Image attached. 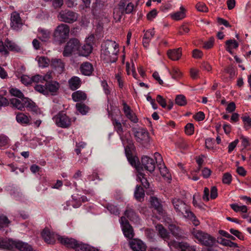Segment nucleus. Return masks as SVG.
Segmentation results:
<instances>
[{
	"instance_id": "f257e3e1",
	"label": "nucleus",
	"mask_w": 251,
	"mask_h": 251,
	"mask_svg": "<svg viewBox=\"0 0 251 251\" xmlns=\"http://www.w3.org/2000/svg\"><path fill=\"white\" fill-rule=\"evenodd\" d=\"M118 52L119 47L115 41L108 40L101 44V58L106 62H115Z\"/></svg>"
},
{
	"instance_id": "f03ea898",
	"label": "nucleus",
	"mask_w": 251,
	"mask_h": 251,
	"mask_svg": "<svg viewBox=\"0 0 251 251\" xmlns=\"http://www.w3.org/2000/svg\"><path fill=\"white\" fill-rule=\"evenodd\" d=\"M191 233L193 237L197 240V242L202 245L210 247L216 242V239L202 231L194 228Z\"/></svg>"
},
{
	"instance_id": "7ed1b4c3",
	"label": "nucleus",
	"mask_w": 251,
	"mask_h": 251,
	"mask_svg": "<svg viewBox=\"0 0 251 251\" xmlns=\"http://www.w3.org/2000/svg\"><path fill=\"white\" fill-rule=\"evenodd\" d=\"M60 87L59 84L55 81H50L45 83V85L42 84H36L34 86L35 90L44 95H48L50 93L52 95H55Z\"/></svg>"
},
{
	"instance_id": "20e7f679",
	"label": "nucleus",
	"mask_w": 251,
	"mask_h": 251,
	"mask_svg": "<svg viewBox=\"0 0 251 251\" xmlns=\"http://www.w3.org/2000/svg\"><path fill=\"white\" fill-rule=\"evenodd\" d=\"M10 104L13 107L20 110H23L25 107L34 110L35 104L29 99L25 97L22 98H12L10 100Z\"/></svg>"
},
{
	"instance_id": "39448f33",
	"label": "nucleus",
	"mask_w": 251,
	"mask_h": 251,
	"mask_svg": "<svg viewBox=\"0 0 251 251\" xmlns=\"http://www.w3.org/2000/svg\"><path fill=\"white\" fill-rule=\"evenodd\" d=\"M70 27L67 25L61 24L55 28L53 36L55 39L60 43H64L69 37Z\"/></svg>"
},
{
	"instance_id": "423d86ee",
	"label": "nucleus",
	"mask_w": 251,
	"mask_h": 251,
	"mask_svg": "<svg viewBox=\"0 0 251 251\" xmlns=\"http://www.w3.org/2000/svg\"><path fill=\"white\" fill-rule=\"evenodd\" d=\"M135 139L144 147L147 146L150 143V138L148 131L143 128H133L132 129Z\"/></svg>"
},
{
	"instance_id": "0eeeda50",
	"label": "nucleus",
	"mask_w": 251,
	"mask_h": 251,
	"mask_svg": "<svg viewBox=\"0 0 251 251\" xmlns=\"http://www.w3.org/2000/svg\"><path fill=\"white\" fill-rule=\"evenodd\" d=\"M80 45L79 40L76 38L71 39L64 47L63 52L64 56H70L72 53L78 51Z\"/></svg>"
},
{
	"instance_id": "6e6552de",
	"label": "nucleus",
	"mask_w": 251,
	"mask_h": 251,
	"mask_svg": "<svg viewBox=\"0 0 251 251\" xmlns=\"http://www.w3.org/2000/svg\"><path fill=\"white\" fill-rule=\"evenodd\" d=\"M78 16V14L74 11L65 10L59 12L58 18L61 22L71 24L75 22Z\"/></svg>"
},
{
	"instance_id": "1a4fd4ad",
	"label": "nucleus",
	"mask_w": 251,
	"mask_h": 251,
	"mask_svg": "<svg viewBox=\"0 0 251 251\" xmlns=\"http://www.w3.org/2000/svg\"><path fill=\"white\" fill-rule=\"evenodd\" d=\"M172 202L176 212L179 216L184 217L190 210L186 203L179 199L175 198L172 200Z\"/></svg>"
},
{
	"instance_id": "9d476101",
	"label": "nucleus",
	"mask_w": 251,
	"mask_h": 251,
	"mask_svg": "<svg viewBox=\"0 0 251 251\" xmlns=\"http://www.w3.org/2000/svg\"><path fill=\"white\" fill-rule=\"evenodd\" d=\"M53 120L59 127L67 128L71 125L70 119L63 112L57 114L53 117Z\"/></svg>"
},
{
	"instance_id": "9b49d317",
	"label": "nucleus",
	"mask_w": 251,
	"mask_h": 251,
	"mask_svg": "<svg viewBox=\"0 0 251 251\" xmlns=\"http://www.w3.org/2000/svg\"><path fill=\"white\" fill-rule=\"evenodd\" d=\"M120 223L125 236L128 239H132L134 236V233L128 221L125 217H122Z\"/></svg>"
},
{
	"instance_id": "f8f14e48",
	"label": "nucleus",
	"mask_w": 251,
	"mask_h": 251,
	"mask_svg": "<svg viewBox=\"0 0 251 251\" xmlns=\"http://www.w3.org/2000/svg\"><path fill=\"white\" fill-rule=\"evenodd\" d=\"M168 244L172 251H173L174 248H178L181 251H196L194 246H190L186 242H181L177 243L176 241H171L168 242Z\"/></svg>"
},
{
	"instance_id": "ddd939ff",
	"label": "nucleus",
	"mask_w": 251,
	"mask_h": 251,
	"mask_svg": "<svg viewBox=\"0 0 251 251\" xmlns=\"http://www.w3.org/2000/svg\"><path fill=\"white\" fill-rule=\"evenodd\" d=\"M23 25L20 14L16 11L11 14L10 26L14 30L18 31L21 29Z\"/></svg>"
},
{
	"instance_id": "4468645a",
	"label": "nucleus",
	"mask_w": 251,
	"mask_h": 251,
	"mask_svg": "<svg viewBox=\"0 0 251 251\" xmlns=\"http://www.w3.org/2000/svg\"><path fill=\"white\" fill-rule=\"evenodd\" d=\"M42 236L45 241L48 244H53L59 235L51 232L49 228H45L42 232Z\"/></svg>"
},
{
	"instance_id": "2eb2a0df",
	"label": "nucleus",
	"mask_w": 251,
	"mask_h": 251,
	"mask_svg": "<svg viewBox=\"0 0 251 251\" xmlns=\"http://www.w3.org/2000/svg\"><path fill=\"white\" fill-rule=\"evenodd\" d=\"M94 37L90 35L86 39V44L84 45L79 51V54L83 56H87L92 52L93 48L91 42H93Z\"/></svg>"
},
{
	"instance_id": "dca6fc26",
	"label": "nucleus",
	"mask_w": 251,
	"mask_h": 251,
	"mask_svg": "<svg viewBox=\"0 0 251 251\" xmlns=\"http://www.w3.org/2000/svg\"><path fill=\"white\" fill-rule=\"evenodd\" d=\"M151 203L152 206L155 208V210L157 212L159 215L157 217L159 220H165V213H164L162 207L158 200L155 197H151Z\"/></svg>"
},
{
	"instance_id": "f3484780",
	"label": "nucleus",
	"mask_w": 251,
	"mask_h": 251,
	"mask_svg": "<svg viewBox=\"0 0 251 251\" xmlns=\"http://www.w3.org/2000/svg\"><path fill=\"white\" fill-rule=\"evenodd\" d=\"M130 248L133 251H146L147 249L146 245L141 240L138 239H133L129 243Z\"/></svg>"
},
{
	"instance_id": "a211bd4d",
	"label": "nucleus",
	"mask_w": 251,
	"mask_h": 251,
	"mask_svg": "<svg viewBox=\"0 0 251 251\" xmlns=\"http://www.w3.org/2000/svg\"><path fill=\"white\" fill-rule=\"evenodd\" d=\"M142 165L145 170L150 172H153L155 168V162L154 160L148 156H144L141 159Z\"/></svg>"
},
{
	"instance_id": "6ab92c4d",
	"label": "nucleus",
	"mask_w": 251,
	"mask_h": 251,
	"mask_svg": "<svg viewBox=\"0 0 251 251\" xmlns=\"http://www.w3.org/2000/svg\"><path fill=\"white\" fill-rule=\"evenodd\" d=\"M119 5L126 14L131 13L135 7L132 0H121Z\"/></svg>"
},
{
	"instance_id": "aec40b11",
	"label": "nucleus",
	"mask_w": 251,
	"mask_h": 251,
	"mask_svg": "<svg viewBox=\"0 0 251 251\" xmlns=\"http://www.w3.org/2000/svg\"><path fill=\"white\" fill-rule=\"evenodd\" d=\"M59 242L68 248H73L75 249L77 242L74 239L69 238L64 236H60L58 238Z\"/></svg>"
},
{
	"instance_id": "412c9836",
	"label": "nucleus",
	"mask_w": 251,
	"mask_h": 251,
	"mask_svg": "<svg viewBox=\"0 0 251 251\" xmlns=\"http://www.w3.org/2000/svg\"><path fill=\"white\" fill-rule=\"evenodd\" d=\"M123 111L126 118H128L130 121L134 123H137L138 122V119L137 118L135 114L126 104L124 105Z\"/></svg>"
},
{
	"instance_id": "4be33fe9",
	"label": "nucleus",
	"mask_w": 251,
	"mask_h": 251,
	"mask_svg": "<svg viewBox=\"0 0 251 251\" xmlns=\"http://www.w3.org/2000/svg\"><path fill=\"white\" fill-rule=\"evenodd\" d=\"M37 36L42 42H48L50 38L51 32L48 29L39 28L38 29Z\"/></svg>"
},
{
	"instance_id": "5701e85b",
	"label": "nucleus",
	"mask_w": 251,
	"mask_h": 251,
	"mask_svg": "<svg viewBox=\"0 0 251 251\" xmlns=\"http://www.w3.org/2000/svg\"><path fill=\"white\" fill-rule=\"evenodd\" d=\"M15 240L2 238L0 240V248L4 249H13L15 248Z\"/></svg>"
},
{
	"instance_id": "b1692460",
	"label": "nucleus",
	"mask_w": 251,
	"mask_h": 251,
	"mask_svg": "<svg viewBox=\"0 0 251 251\" xmlns=\"http://www.w3.org/2000/svg\"><path fill=\"white\" fill-rule=\"evenodd\" d=\"M225 48L227 51L231 54H233V50L239 47L238 43L234 39H229L225 42Z\"/></svg>"
},
{
	"instance_id": "393cba45",
	"label": "nucleus",
	"mask_w": 251,
	"mask_h": 251,
	"mask_svg": "<svg viewBox=\"0 0 251 251\" xmlns=\"http://www.w3.org/2000/svg\"><path fill=\"white\" fill-rule=\"evenodd\" d=\"M185 11L184 7L181 6L180 7L179 11L171 13L170 16L174 20L179 21L185 17Z\"/></svg>"
},
{
	"instance_id": "a878e982",
	"label": "nucleus",
	"mask_w": 251,
	"mask_h": 251,
	"mask_svg": "<svg viewBox=\"0 0 251 251\" xmlns=\"http://www.w3.org/2000/svg\"><path fill=\"white\" fill-rule=\"evenodd\" d=\"M168 57L173 60H178L181 56V49L170 50L167 52Z\"/></svg>"
},
{
	"instance_id": "bb28decb",
	"label": "nucleus",
	"mask_w": 251,
	"mask_h": 251,
	"mask_svg": "<svg viewBox=\"0 0 251 251\" xmlns=\"http://www.w3.org/2000/svg\"><path fill=\"white\" fill-rule=\"evenodd\" d=\"M20 251H32V247L26 243L21 241H16L15 248Z\"/></svg>"
},
{
	"instance_id": "cd10ccee",
	"label": "nucleus",
	"mask_w": 251,
	"mask_h": 251,
	"mask_svg": "<svg viewBox=\"0 0 251 251\" xmlns=\"http://www.w3.org/2000/svg\"><path fill=\"white\" fill-rule=\"evenodd\" d=\"M112 123L114 126V129L117 131L118 134L119 135L120 139L123 142V144H125V140L123 136V133L124 131L121 123L116 119L112 120Z\"/></svg>"
},
{
	"instance_id": "c85d7f7f",
	"label": "nucleus",
	"mask_w": 251,
	"mask_h": 251,
	"mask_svg": "<svg viewBox=\"0 0 251 251\" xmlns=\"http://www.w3.org/2000/svg\"><path fill=\"white\" fill-rule=\"evenodd\" d=\"M93 70L92 64L89 62L83 63L80 67L81 73L85 75H90Z\"/></svg>"
},
{
	"instance_id": "c756f323",
	"label": "nucleus",
	"mask_w": 251,
	"mask_h": 251,
	"mask_svg": "<svg viewBox=\"0 0 251 251\" xmlns=\"http://www.w3.org/2000/svg\"><path fill=\"white\" fill-rule=\"evenodd\" d=\"M216 241L218 243L225 247H229L234 248L238 247V245L236 243H234L229 240L225 239L222 237H218L217 240Z\"/></svg>"
},
{
	"instance_id": "7c9ffc66",
	"label": "nucleus",
	"mask_w": 251,
	"mask_h": 251,
	"mask_svg": "<svg viewBox=\"0 0 251 251\" xmlns=\"http://www.w3.org/2000/svg\"><path fill=\"white\" fill-rule=\"evenodd\" d=\"M76 251H99L98 249L87 244L77 242L75 248Z\"/></svg>"
},
{
	"instance_id": "2f4dec72",
	"label": "nucleus",
	"mask_w": 251,
	"mask_h": 251,
	"mask_svg": "<svg viewBox=\"0 0 251 251\" xmlns=\"http://www.w3.org/2000/svg\"><path fill=\"white\" fill-rule=\"evenodd\" d=\"M16 119L17 122L21 125H27L30 122V118L23 113H18Z\"/></svg>"
},
{
	"instance_id": "473e14b6",
	"label": "nucleus",
	"mask_w": 251,
	"mask_h": 251,
	"mask_svg": "<svg viewBox=\"0 0 251 251\" xmlns=\"http://www.w3.org/2000/svg\"><path fill=\"white\" fill-rule=\"evenodd\" d=\"M69 84L70 88L73 90H75L78 88L80 86V80L79 77L74 76L69 80Z\"/></svg>"
},
{
	"instance_id": "72a5a7b5",
	"label": "nucleus",
	"mask_w": 251,
	"mask_h": 251,
	"mask_svg": "<svg viewBox=\"0 0 251 251\" xmlns=\"http://www.w3.org/2000/svg\"><path fill=\"white\" fill-rule=\"evenodd\" d=\"M156 229L158 231L159 234L161 238L165 240L169 239V233L161 225H157Z\"/></svg>"
},
{
	"instance_id": "f704fd0d",
	"label": "nucleus",
	"mask_w": 251,
	"mask_h": 251,
	"mask_svg": "<svg viewBox=\"0 0 251 251\" xmlns=\"http://www.w3.org/2000/svg\"><path fill=\"white\" fill-rule=\"evenodd\" d=\"M145 193L142 187L137 185L134 191V197L138 201H141L144 197Z\"/></svg>"
},
{
	"instance_id": "c9c22d12",
	"label": "nucleus",
	"mask_w": 251,
	"mask_h": 251,
	"mask_svg": "<svg viewBox=\"0 0 251 251\" xmlns=\"http://www.w3.org/2000/svg\"><path fill=\"white\" fill-rule=\"evenodd\" d=\"M72 98L74 101H79L86 100V95L84 92L77 91L73 93Z\"/></svg>"
},
{
	"instance_id": "e433bc0d",
	"label": "nucleus",
	"mask_w": 251,
	"mask_h": 251,
	"mask_svg": "<svg viewBox=\"0 0 251 251\" xmlns=\"http://www.w3.org/2000/svg\"><path fill=\"white\" fill-rule=\"evenodd\" d=\"M137 180L140 181L145 188H148L149 186V183L148 182L147 178L145 177V175L140 172L139 169H138V174L137 175Z\"/></svg>"
},
{
	"instance_id": "4c0bfd02",
	"label": "nucleus",
	"mask_w": 251,
	"mask_h": 251,
	"mask_svg": "<svg viewBox=\"0 0 251 251\" xmlns=\"http://www.w3.org/2000/svg\"><path fill=\"white\" fill-rule=\"evenodd\" d=\"M125 215L131 221L137 223L139 221V217L132 209L126 210L125 212Z\"/></svg>"
},
{
	"instance_id": "58836bf2",
	"label": "nucleus",
	"mask_w": 251,
	"mask_h": 251,
	"mask_svg": "<svg viewBox=\"0 0 251 251\" xmlns=\"http://www.w3.org/2000/svg\"><path fill=\"white\" fill-rule=\"evenodd\" d=\"M36 60L38 63V65L41 68H45L48 67L50 64L49 59L44 56H37Z\"/></svg>"
},
{
	"instance_id": "ea45409f",
	"label": "nucleus",
	"mask_w": 251,
	"mask_h": 251,
	"mask_svg": "<svg viewBox=\"0 0 251 251\" xmlns=\"http://www.w3.org/2000/svg\"><path fill=\"white\" fill-rule=\"evenodd\" d=\"M50 64L53 67L58 68L59 71H62L64 67V63L60 59H52Z\"/></svg>"
},
{
	"instance_id": "a19ab883",
	"label": "nucleus",
	"mask_w": 251,
	"mask_h": 251,
	"mask_svg": "<svg viewBox=\"0 0 251 251\" xmlns=\"http://www.w3.org/2000/svg\"><path fill=\"white\" fill-rule=\"evenodd\" d=\"M168 227L170 231L172 232L174 236L176 238H178L181 236L182 232L181 230L176 225L170 224L169 225Z\"/></svg>"
},
{
	"instance_id": "79ce46f5",
	"label": "nucleus",
	"mask_w": 251,
	"mask_h": 251,
	"mask_svg": "<svg viewBox=\"0 0 251 251\" xmlns=\"http://www.w3.org/2000/svg\"><path fill=\"white\" fill-rule=\"evenodd\" d=\"M6 43H7L8 50H9L11 51H15L17 52H19L21 50V48L19 46L7 39H6Z\"/></svg>"
},
{
	"instance_id": "37998d69",
	"label": "nucleus",
	"mask_w": 251,
	"mask_h": 251,
	"mask_svg": "<svg viewBox=\"0 0 251 251\" xmlns=\"http://www.w3.org/2000/svg\"><path fill=\"white\" fill-rule=\"evenodd\" d=\"M231 208L235 212H241L242 213H246L248 209L245 205H239L236 203L230 204Z\"/></svg>"
},
{
	"instance_id": "c03bdc74",
	"label": "nucleus",
	"mask_w": 251,
	"mask_h": 251,
	"mask_svg": "<svg viewBox=\"0 0 251 251\" xmlns=\"http://www.w3.org/2000/svg\"><path fill=\"white\" fill-rule=\"evenodd\" d=\"M184 217L191 220L195 226H198L200 224L199 221L196 219V217L195 216L194 214L190 210L189 211L187 212V213L185 215H184Z\"/></svg>"
},
{
	"instance_id": "a18cd8bd",
	"label": "nucleus",
	"mask_w": 251,
	"mask_h": 251,
	"mask_svg": "<svg viewBox=\"0 0 251 251\" xmlns=\"http://www.w3.org/2000/svg\"><path fill=\"white\" fill-rule=\"evenodd\" d=\"M123 9L120 7L119 8H115L113 12V17L116 22L120 21L123 16Z\"/></svg>"
},
{
	"instance_id": "49530a36",
	"label": "nucleus",
	"mask_w": 251,
	"mask_h": 251,
	"mask_svg": "<svg viewBox=\"0 0 251 251\" xmlns=\"http://www.w3.org/2000/svg\"><path fill=\"white\" fill-rule=\"evenodd\" d=\"M160 173L161 176L168 179L171 178V176L168 172V169L163 164H160L159 167Z\"/></svg>"
},
{
	"instance_id": "de8ad7c7",
	"label": "nucleus",
	"mask_w": 251,
	"mask_h": 251,
	"mask_svg": "<svg viewBox=\"0 0 251 251\" xmlns=\"http://www.w3.org/2000/svg\"><path fill=\"white\" fill-rule=\"evenodd\" d=\"M244 123V127L247 130L251 128V118L248 116H244L242 117Z\"/></svg>"
},
{
	"instance_id": "09e8293b",
	"label": "nucleus",
	"mask_w": 251,
	"mask_h": 251,
	"mask_svg": "<svg viewBox=\"0 0 251 251\" xmlns=\"http://www.w3.org/2000/svg\"><path fill=\"white\" fill-rule=\"evenodd\" d=\"M176 103L179 106H184L186 104V100L184 96L179 95L176 97Z\"/></svg>"
},
{
	"instance_id": "8fccbe9b",
	"label": "nucleus",
	"mask_w": 251,
	"mask_h": 251,
	"mask_svg": "<svg viewBox=\"0 0 251 251\" xmlns=\"http://www.w3.org/2000/svg\"><path fill=\"white\" fill-rule=\"evenodd\" d=\"M0 53L2 55H7L8 54V48L6 40L3 42L0 41Z\"/></svg>"
},
{
	"instance_id": "3c124183",
	"label": "nucleus",
	"mask_w": 251,
	"mask_h": 251,
	"mask_svg": "<svg viewBox=\"0 0 251 251\" xmlns=\"http://www.w3.org/2000/svg\"><path fill=\"white\" fill-rule=\"evenodd\" d=\"M77 110L82 115H85L88 111V108L84 104L77 103L76 104Z\"/></svg>"
},
{
	"instance_id": "603ef678",
	"label": "nucleus",
	"mask_w": 251,
	"mask_h": 251,
	"mask_svg": "<svg viewBox=\"0 0 251 251\" xmlns=\"http://www.w3.org/2000/svg\"><path fill=\"white\" fill-rule=\"evenodd\" d=\"M197 10L201 12H207L208 11V8L205 3L201 2L197 3L195 6Z\"/></svg>"
},
{
	"instance_id": "864d4df0",
	"label": "nucleus",
	"mask_w": 251,
	"mask_h": 251,
	"mask_svg": "<svg viewBox=\"0 0 251 251\" xmlns=\"http://www.w3.org/2000/svg\"><path fill=\"white\" fill-rule=\"evenodd\" d=\"M10 94L18 98H25L23 93L19 89L16 88H12L10 90Z\"/></svg>"
},
{
	"instance_id": "5fc2aeb1",
	"label": "nucleus",
	"mask_w": 251,
	"mask_h": 251,
	"mask_svg": "<svg viewBox=\"0 0 251 251\" xmlns=\"http://www.w3.org/2000/svg\"><path fill=\"white\" fill-rule=\"evenodd\" d=\"M170 73L172 75V77L175 79L180 77L181 75V73L179 69L176 67H173Z\"/></svg>"
},
{
	"instance_id": "6e6d98bb",
	"label": "nucleus",
	"mask_w": 251,
	"mask_h": 251,
	"mask_svg": "<svg viewBox=\"0 0 251 251\" xmlns=\"http://www.w3.org/2000/svg\"><path fill=\"white\" fill-rule=\"evenodd\" d=\"M9 223L10 221L6 216L4 215L0 216V228L7 226Z\"/></svg>"
},
{
	"instance_id": "4d7b16f0",
	"label": "nucleus",
	"mask_w": 251,
	"mask_h": 251,
	"mask_svg": "<svg viewBox=\"0 0 251 251\" xmlns=\"http://www.w3.org/2000/svg\"><path fill=\"white\" fill-rule=\"evenodd\" d=\"M122 73L120 71L119 72L115 74V78L117 81L118 83V85L120 88H122L124 87V82L122 76Z\"/></svg>"
},
{
	"instance_id": "13d9d810",
	"label": "nucleus",
	"mask_w": 251,
	"mask_h": 251,
	"mask_svg": "<svg viewBox=\"0 0 251 251\" xmlns=\"http://www.w3.org/2000/svg\"><path fill=\"white\" fill-rule=\"evenodd\" d=\"M231 180L232 176L229 173H226L224 174L222 181L224 184H229L231 183Z\"/></svg>"
},
{
	"instance_id": "bf43d9fd",
	"label": "nucleus",
	"mask_w": 251,
	"mask_h": 251,
	"mask_svg": "<svg viewBox=\"0 0 251 251\" xmlns=\"http://www.w3.org/2000/svg\"><path fill=\"white\" fill-rule=\"evenodd\" d=\"M21 81L25 85H27L32 83L31 77L27 75H23L21 77Z\"/></svg>"
},
{
	"instance_id": "052dcab7",
	"label": "nucleus",
	"mask_w": 251,
	"mask_h": 251,
	"mask_svg": "<svg viewBox=\"0 0 251 251\" xmlns=\"http://www.w3.org/2000/svg\"><path fill=\"white\" fill-rule=\"evenodd\" d=\"M185 132L188 135H191L193 134L194 130V125L192 124H187L185 127Z\"/></svg>"
},
{
	"instance_id": "680f3d73",
	"label": "nucleus",
	"mask_w": 251,
	"mask_h": 251,
	"mask_svg": "<svg viewBox=\"0 0 251 251\" xmlns=\"http://www.w3.org/2000/svg\"><path fill=\"white\" fill-rule=\"evenodd\" d=\"M230 232L235 236L236 237H237L240 240H243L244 239V235L239 230L234 229L233 228H231L229 230Z\"/></svg>"
},
{
	"instance_id": "e2e57ef3",
	"label": "nucleus",
	"mask_w": 251,
	"mask_h": 251,
	"mask_svg": "<svg viewBox=\"0 0 251 251\" xmlns=\"http://www.w3.org/2000/svg\"><path fill=\"white\" fill-rule=\"evenodd\" d=\"M63 0H52V6L55 9L60 8L63 4Z\"/></svg>"
},
{
	"instance_id": "0e129e2a",
	"label": "nucleus",
	"mask_w": 251,
	"mask_h": 251,
	"mask_svg": "<svg viewBox=\"0 0 251 251\" xmlns=\"http://www.w3.org/2000/svg\"><path fill=\"white\" fill-rule=\"evenodd\" d=\"M107 210L110 213L117 215L119 214V211L117 207L112 204H109L107 207Z\"/></svg>"
},
{
	"instance_id": "69168bd1",
	"label": "nucleus",
	"mask_w": 251,
	"mask_h": 251,
	"mask_svg": "<svg viewBox=\"0 0 251 251\" xmlns=\"http://www.w3.org/2000/svg\"><path fill=\"white\" fill-rule=\"evenodd\" d=\"M32 83L35 82L36 84H40V83H43L42 75H36L31 77Z\"/></svg>"
},
{
	"instance_id": "338daca9",
	"label": "nucleus",
	"mask_w": 251,
	"mask_h": 251,
	"mask_svg": "<svg viewBox=\"0 0 251 251\" xmlns=\"http://www.w3.org/2000/svg\"><path fill=\"white\" fill-rule=\"evenodd\" d=\"M8 138L4 135H0V148L6 146L8 143Z\"/></svg>"
},
{
	"instance_id": "774afa93",
	"label": "nucleus",
	"mask_w": 251,
	"mask_h": 251,
	"mask_svg": "<svg viewBox=\"0 0 251 251\" xmlns=\"http://www.w3.org/2000/svg\"><path fill=\"white\" fill-rule=\"evenodd\" d=\"M214 42V38L211 37L207 41L204 43L203 48L205 49H209L211 48L213 46Z\"/></svg>"
}]
</instances>
